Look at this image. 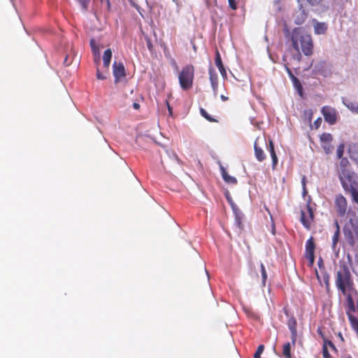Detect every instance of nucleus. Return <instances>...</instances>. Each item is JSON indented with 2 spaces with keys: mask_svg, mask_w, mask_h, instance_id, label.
<instances>
[{
  "mask_svg": "<svg viewBox=\"0 0 358 358\" xmlns=\"http://www.w3.org/2000/svg\"><path fill=\"white\" fill-rule=\"evenodd\" d=\"M292 45L295 50H301L302 52L309 56L313 53V43L310 35L307 34L301 28H296L291 35Z\"/></svg>",
  "mask_w": 358,
  "mask_h": 358,
  "instance_id": "1",
  "label": "nucleus"
},
{
  "mask_svg": "<svg viewBox=\"0 0 358 358\" xmlns=\"http://www.w3.org/2000/svg\"><path fill=\"white\" fill-rule=\"evenodd\" d=\"M338 178L344 190L358 188V176L352 171H338Z\"/></svg>",
  "mask_w": 358,
  "mask_h": 358,
  "instance_id": "2",
  "label": "nucleus"
},
{
  "mask_svg": "<svg viewBox=\"0 0 358 358\" xmlns=\"http://www.w3.org/2000/svg\"><path fill=\"white\" fill-rule=\"evenodd\" d=\"M194 78V68L192 65H187L182 67L178 75L180 87L183 90H188L193 86Z\"/></svg>",
  "mask_w": 358,
  "mask_h": 358,
  "instance_id": "3",
  "label": "nucleus"
},
{
  "mask_svg": "<svg viewBox=\"0 0 358 358\" xmlns=\"http://www.w3.org/2000/svg\"><path fill=\"white\" fill-rule=\"evenodd\" d=\"M351 275L346 266H343L336 273V285L343 294H346L347 288L352 286Z\"/></svg>",
  "mask_w": 358,
  "mask_h": 358,
  "instance_id": "4",
  "label": "nucleus"
},
{
  "mask_svg": "<svg viewBox=\"0 0 358 358\" xmlns=\"http://www.w3.org/2000/svg\"><path fill=\"white\" fill-rule=\"evenodd\" d=\"M322 113L326 122L329 124H334L337 120L338 113L334 108L324 106L322 108Z\"/></svg>",
  "mask_w": 358,
  "mask_h": 358,
  "instance_id": "5",
  "label": "nucleus"
},
{
  "mask_svg": "<svg viewBox=\"0 0 358 358\" xmlns=\"http://www.w3.org/2000/svg\"><path fill=\"white\" fill-rule=\"evenodd\" d=\"M225 198L227 199L228 203L230 204L231 208L233 210V213L235 216V220L236 223L240 225L242 218H243V214L240 209L238 208V206L236 205L234 201L232 200V198L229 194V192L225 190Z\"/></svg>",
  "mask_w": 358,
  "mask_h": 358,
  "instance_id": "6",
  "label": "nucleus"
},
{
  "mask_svg": "<svg viewBox=\"0 0 358 358\" xmlns=\"http://www.w3.org/2000/svg\"><path fill=\"white\" fill-rule=\"evenodd\" d=\"M113 72L115 83H118L121 78L126 76L125 68L122 62H115L113 65Z\"/></svg>",
  "mask_w": 358,
  "mask_h": 358,
  "instance_id": "7",
  "label": "nucleus"
},
{
  "mask_svg": "<svg viewBox=\"0 0 358 358\" xmlns=\"http://www.w3.org/2000/svg\"><path fill=\"white\" fill-rule=\"evenodd\" d=\"M335 205L338 214L340 216H343L347 210V201L345 198L341 194L337 195L335 199Z\"/></svg>",
  "mask_w": 358,
  "mask_h": 358,
  "instance_id": "8",
  "label": "nucleus"
},
{
  "mask_svg": "<svg viewBox=\"0 0 358 358\" xmlns=\"http://www.w3.org/2000/svg\"><path fill=\"white\" fill-rule=\"evenodd\" d=\"M287 326L291 331L292 343L294 345L297 336L296 321L294 317H292L288 320Z\"/></svg>",
  "mask_w": 358,
  "mask_h": 358,
  "instance_id": "9",
  "label": "nucleus"
},
{
  "mask_svg": "<svg viewBox=\"0 0 358 358\" xmlns=\"http://www.w3.org/2000/svg\"><path fill=\"white\" fill-rule=\"evenodd\" d=\"M314 250L315 244L313 238H310L308 240L306 244V257L310 261L312 264L314 262Z\"/></svg>",
  "mask_w": 358,
  "mask_h": 358,
  "instance_id": "10",
  "label": "nucleus"
},
{
  "mask_svg": "<svg viewBox=\"0 0 358 358\" xmlns=\"http://www.w3.org/2000/svg\"><path fill=\"white\" fill-rule=\"evenodd\" d=\"M314 31L315 34H324L327 30V24L325 22H319L314 20L313 21Z\"/></svg>",
  "mask_w": 358,
  "mask_h": 358,
  "instance_id": "11",
  "label": "nucleus"
},
{
  "mask_svg": "<svg viewBox=\"0 0 358 358\" xmlns=\"http://www.w3.org/2000/svg\"><path fill=\"white\" fill-rule=\"evenodd\" d=\"M307 210H308V217H306L305 213L303 211H301V222H302L303 224L304 225V227H306V228H308L310 221L313 218V213L308 204H307Z\"/></svg>",
  "mask_w": 358,
  "mask_h": 358,
  "instance_id": "12",
  "label": "nucleus"
},
{
  "mask_svg": "<svg viewBox=\"0 0 358 358\" xmlns=\"http://www.w3.org/2000/svg\"><path fill=\"white\" fill-rule=\"evenodd\" d=\"M311 6L319 7L321 11H325L329 8V3L323 0H306Z\"/></svg>",
  "mask_w": 358,
  "mask_h": 358,
  "instance_id": "13",
  "label": "nucleus"
},
{
  "mask_svg": "<svg viewBox=\"0 0 358 358\" xmlns=\"http://www.w3.org/2000/svg\"><path fill=\"white\" fill-rule=\"evenodd\" d=\"M210 80L213 91L216 92L218 87V76L216 71L210 67L209 69Z\"/></svg>",
  "mask_w": 358,
  "mask_h": 358,
  "instance_id": "14",
  "label": "nucleus"
},
{
  "mask_svg": "<svg viewBox=\"0 0 358 358\" xmlns=\"http://www.w3.org/2000/svg\"><path fill=\"white\" fill-rule=\"evenodd\" d=\"M294 17L296 24H301L306 20L307 15L304 10L300 8L297 11L295 12Z\"/></svg>",
  "mask_w": 358,
  "mask_h": 358,
  "instance_id": "15",
  "label": "nucleus"
},
{
  "mask_svg": "<svg viewBox=\"0 0 358 358\" xmlns=\"http://www.w3.org/2000/svg\"><path fill=\"white\" fill-rule=\"evenodd\" d=\"M285 68H286L287 72L288 73L289 77L292 79V81L293 83L294 87L297 90L299 94L301 96L302 95V86H301L300 81L299 80V79L297 78H296L292 74V71H290V69L288 67L286 66Z\"/></svg>",
  "mask_w": 358,
  "mask_h": 358,
  "instance_id": "16",
  "label": "nucleus"
},
{
  "mask_svg": "<svg viewBox=\"0 0 358 358\" xmlns=\"http://www.w3.org/2000/svg\"><path fill=\"white\" fill-rule=\"evenodd\" d=\"M343 103L353 113L358 114V103L350 101L345 98L342 99Z\"/></svg>",
  "mask_w": 358,
  "mask_h": 358,
  "instance_id": "17",
  "label": "nucleus"
},
{
  "mask_svg": "<svg viewBox=\"0 0 358 358\" xmlns=\"http://www.w3.org/2000/svg\"><path fill=\"white\" fill-rule=\"evenodd\" d=\"M112 57V51L110 49H107L104 51L103 55V67L106 69V73H108V69H109L110 60Z\"/></svg>",
  "mask_w": 358,
  "mask_h": 358,
  "instance_id": "18",
  "label": "nucleus"
},
{
  "mask_svg": "<svg viewBox=\"0 0 358 358\" xmlns=\"http://www.w3.org/2000/svg\"><path fill=\"white\" fill-rule=\"evenodd\" d=\"M258 141H259V139L257 138L255 142V145H254L255 153V157H256L257 159L259 162H262L265 159V154H264V151L262 150V148H260L257 146Z\"/></svg>",
  "mask_w": 358,
  "mask_h": 358,
  "instance_id": "19",
  "label": "nucleus"
},
{
  "mask_svg": "<svg viewBox=\"0 0 358 358\" xmlns=\"http://www.w3.org/2000/svg\"><path fill=\"white\" fill-rule=\"evenodd\" d=\"M268 150H269L271 158H272L273 167L274 168L275 166L278 163V158H277V156H276L275 150H274V145H273L272 141H269Z\"/></svg>",
  "mask_w": 358,
  "mask_h": 358,
  "instance_id": "20",
  "label": "nucleus"
},
{
  "mask_svg": "<svg viewBox=\"0 0 358 358\" xmlns=\"http://www.w3.org/2000/svg\"><path fill=\"white\" fill-rule=\"evenodd\" d=\"M215 64L218 67L220 73L224 76V66L222 64L221 55L217 50H216Z\"/></svg>",
  "mask_w": 358,
  "mask_h": 358,
  "instance_id": "21",
  "label": "nucleus"
},
{
  "mask_svg": "<svg viewBox=\"0 0 358 358\" xmlns=\"http://www.w3.org/2000/svg\"><path fill=\"white\" fill-rule=\"evenodd\" d=\"M339 235H340V229H338L337 230L335 231L334 236L332 237L331 248H332V250L336 253L338 252V250H336V246H337V243L338 241Z\"/></svg>",
  "mask_w": 358,
  "mask_h": 358,
  "instance_id": "22",
  "label": "nucleus"
},
{
  "mask_svg": "<svg viewBox=\"0 0 358 358\" xmlns=\"http://www.w3.org/2000/svg\"><path fill=\"white\" fill-rule=\"evenodd\" d=\"M282 356L283 358H292L290 343H287L283 345Z\"/></svg>",
  "mask_w": 358,
  "mask_h": 358,
  "instance_id": "23",
  "label": "nucleus"
},
{
  "mask_svg": "<svg viewBox=\"0 0 358 358\" xmlns=\"http://www.w3.org/2000/svg\"><path fill=\"white\" fill-rule=\"evenodd\" d=\"M349 153L351 159L358 161V151L356 150L355 146H350L349 148Z\"/></svg>",
  "mask_w": 358,
  "mask_h": 358,
  "instance_id": "24",
  "label": "nucleus"
},
{
  "mask_svg": "<svg viewBox=\"0 0 358 358\" xmlns=\"http://www.w3.org/2000/svg\"><path fill=\"white\" fill-rule=\"evenodd\" d=\"M227 340L229 341V346L231 347V351L233 353H234V355L238 357V353L237 352V350L236 348L234 347V345H233V339H232V337H231V334L229 332V335L227 336V337L226 338Z\"/></svg>",
  "mask_w": 358,
  "mask_h": 358,
  "instance_id": "25",
  "label": "nucleus"
},
{
  "mask_svg": "<svg viewBox=\"0 0 358 358\" xmlns=\"http://www.w3.org/2000/svg\"><path fill=\"white\" fill-rule=\"evenodd\" d=\"M320 140L322 144L329 143L332 141V136L330 134L324 133L321 136Z\"/></svg>",
  "mask_w": 358,
  "mask_h": 358,
  "instance_id": "26",
  "label": "nucleus"
},
{
  "mask_svg": "<svg viewBox=\"0 0 358 358\" xmlns=\"http://www.w3.org/2000/svg\"><path fill=\"white\" fill-rule=\"evenodd\" d=\"M200 113L201 115L206 118L209 122H217V120L213 118L210 115H208V113L206 112V110L203 108H200Z\"/></svg>",
  "mask_w": 358,
  "mask_h": 358,
  "instance_id": "27",
  "label": "nucleus"
},
{
  "mask_svg": "<svg viewBox=\"0 0 358 358\" xmlns=\"http://www.w3.org/2000/svg\"><path fill=\"white\" fill-rule=\"evenodd\" d=\"M348 164V160L346 158H341V160L340 162L339 168L338 169V171H342L343 169H345V171H350L347 167Z\"/></svg>",
  "mask_w": 358,
  "mask_h": 358,
  "instance_id": "28",
  "label": "nucleus"
},
{
  "mask_svg": "<svg viewBox=\"0 0 358 358\" xmlns=\"http://www.w3.org/2000/svg\"><path fill=\"white\" fill-rule=\"evenodd\" d=\"M225 183L236 185L237 183V180L236 178L229 176L225 172Z\"/></svg>",
  "mask_w": 358,
  "mask_h": 358,
  "instance_id": "29",
  "label": "nucleus"
},
{
  "mask_svg": "<svg viewBox=\"0 0 358 358\" xmlns=\"http://www.w3.org/2000/svg\"><path fill=\"white\" fill-rule=\"evenodd\" d=\"M260 268H261V275H262V284H263V285H265V282L267 279L266 271L265 267L263 264H260Z\"/></svg>",
  "mask_w": 358,
  "mask_h": 358,
  "instance_id": "30",
  "label": "nucleus"
},
{
  "mask_svg": "<svg viewBox=\"0 0 358 358\" xmlns=\"http://www.w3.org/2000/svg\"><path fill=\"white\" fill-rule=\"evenodd\" d=\"M357 189L358 188H355L353 189H350L348 191V192H350L353 201L357 203H358V190H357Z\"/></svg>",
  "mask_w": 358,
  "mask_h": 358,
  "instance_id": "31",
  "label": "nucleus"
},
{
  "mask_svg": "<svg viewBox=\"0 0 358 358\" xmlns=\"http://www.w3.org/2000/svg\"><path fill=\"white\" fill-rule=\"evenodd\" d=\"M108 73H109L108 72L106 73V71L104 73H101L100 71V70L99 69V68L96 69V76L97 79H99V80H105V79H106L107 75Z\"/></svg>",
  "mask_w": 358,
  "mask_h": 358,
  "instance_id": "32",
  "label": "nucleus"
},
{
  "mask_svg": "<svg viewBox=\"0 0 358 358\" xmlns=\"http://www.w3.org/2000/svg\"><path fill=\"white\" fill-rule=\"evenodd\" d=\"M343 152H344V144L341 143L338 145V147L337 148L336 154H337L338 158L341 159L343 155Z\"/></svg>",
  "mask_w": 358,
  "mask_h": 358,
  "instance_id": "33",
  "label": "nucleus"
},
{
  "mask_svg": "<svg viewBox=\"0 0 358 358\" xmlns=\"http://www.w3.org/2000/svg\"><path fill=\"white\" fill-rule=\"evenodd\" d=\"M264 347L263 345H260L258 346L256 352L254 355V358H261V355L264 351Z\"/></svg>",
  "mask_w": 358,
  "mask_h": 358,
  "instance_id": "34",
  "label": "nucleus"
},
{
  "mask_svg": "<svg viewBox=\"0 0 358 358\" xmlns=\"http://www.w3.org/2000/svg\"><path fill=\"white\" fill-rule=\"evenodd\" d=\"M322 148L327 154L331 152L334 149V148L331 145L330 143L322 144Z\"/></svg>",
  "mask_w": 358,
  "mask_h": 358,
  "instance_id": "35",
  "label": "nucleus"
},
{
  "mask_svg": "<svg viewBox=\"0 0 358 358\" xmlns=\"http://www.w3.org/2000/svg\"><path fill=\"white\" fill-rule=\"evenodd\" d=\"M85 10H87L90 0H78Z\"/></svg>",
  "mask_w": 358,
  "mask_h": 358,
  "instance_id": "36",
  "label": "nucleus"
},
{
  "mask_svg": "<svg viewBox=\"0 0 358 358\" xmlns=\"http://www.w3.org/2000/svg\"><path fill=\"white\" fill-rule=\"evenodd\" d=\"M313 112L311 110H307L304 111V116L310 122L312 120Z\"/></svg>",
  "mask_w": 358,
  "mask_h": 358,
  "instance_id": "37",
  "label": "nucleus"
},
{
  "mask_svg": "<svg viewBox=\"0 0 358 358\" xmlns=\"http://www.w3.org/2000/svg\"><path fill=\"white\" fill-rule=\"evenodd\" d=\"M293 59L299 62L301 59V53L300 50H296V53H294L292 56Z\"/></svg>",
  "mask_w": 358,
  "mask_h": 358,
  "instance_id": "38",
  "label": "nucleus"
},
{
  "mask_svg": "<svg viewBox=\"0 0 358 358\" xmlns=\"http://www.w3.org/2000/svg\"><path fill=\"white\" fill-rule=\"evenodd\" d=\"M302 186H303V196H305L307 193H308V191L306 189V179H305V177L303 178L302 179Z\"/></svg>",
  "mask_w": 358,
  "mask_h": 358,
  "instance_id": "39",
  "label": "nucleus"
},
{
  "mask_svg": "<svg viewBox=\"0 0 358 358\" xmlns=\"http://www.w3.org/2000/svg\"><path fill=\"white\" fill-rule=\"evenodd\" d=\"M229 6L233 9H236V1L235 0H228Z\"/></svg>",
  "mask_w": 358,
  "mask_h": 358,
  "instance_id": "40",
  "label": "nucleus"
},
{
  "mask_svg": "<svg viewBox=\"0 0 358 358\" xmlns=\"http://www.w3.org/2000/svg\"><path fill=\"white\" fill-rule=\"evenodd\" d=\"M323 356L324 358H329V353L326 348V345L323 348Z\"/></svg>",
  "mask_w": 358,
  "mask_h": 358,
  "instance_id": "41",
  "label": "nucleus"
},
{
  "mask_svg": "<svg viewBox=\"0 0 358 358\" xmlns=\"http://www.w3.org/2000/svg\"><path fill=\"white\" fill-rule=\"evenodd\" d=\"M322 123V118L321 117H318L315 122H314V125L315 126V128H318L320 124Z\"/></svg>",
  "mask_w": 358,
  "mask_h": 358,
  "instance_id": "42",
  "label": "nucleus"
},
{
  "mask_svg": "<svg viewBox=\"0 0 358 358\" xmlns=\"http://www.w3.org/2000/svg\"><path fill=\"white\" fill-rule=\"evenodd\" d=\"M147 47L150 51H152L153 49V45L152 44L150 39H147Z\"/></svg>",
  "mask_w": 358,
  "mask_h": 358,
  "instance_id": "43",
  "label": "nucleus"
},
{
  "mask_svg": "<svg viewBox=\"0 0 358 358\" xmlns=\"http://www.w3.org/2000/svg\"><path fill=\"white\" fill-rule=\"evenodd\" d=\"M329 275H325L324 276V282H325V284H326V286H327V287H328V286H329Z\"/></svg>",
  "mask_w": 358,
  "mask_h": 358,
  "instance_id": "44",
  "label": "nucleus"
},
{
  "mask_svg": "<svg viewBox=\"0 0 358 358\" xmlns=\"http://www.w3.org/2000/svg\"><path fill=\"white\" fill-rule=\"evenodd\" d=\"M71 62L69 61V57L68 56H66L64 60V64L66 65V66H69L71 64Z\"/></svg>",
  "mask_w": 358,
  "mask_h": 358,
  "instance_id": "45",
  "label": "nucleus"
},
{
  "mask_svg": "<svg viewBox=\"0 0 358 358\" xmlns=\"http://www.w3.org/2000/svg\"><path fill=\"white\" fill-rule=\"evenodd\" d=\"M133 107H134V109L138 110L140 108V104L138 103H133Z\"/></svg>",
  "mask_w": 358,
  "mask_h": 358,
  "instance_id": "46",
  "label": "nucleus"
},
{
  "mask_svg": "<svg viewBox=\"0 0 358 358\" xmlns=\"http://www.w3.org/2000/svg\"><path fill=\"white\" fill-rule=\"evenodd\" d=\"M166 105H167V107H168V110H169V114L171 115L172 114V108L170 106L169 102L166 101Z\"/></svg>",
  "mask_w": 358,
  "mask_h": 358,
  "instance_id": "47",
  "label": "nucleus"
},
{
  "mask_svg": "<svg viewBox=\"0 0 358 358\" xmlns=\"http://www.w3.org/2000/svg\"><path fill=\"white\" fill-rule=\"evenodd\" d=\"M220 169L221 174H222V177L224 178V166L222 165L221 163H220Z\"/></svg>",
  "mask_w": 358,
  "mask_h": 358,
  "instance_id": "48",
  "label": "nucleus"
},
{
  "mask_svg": "<svg viewBox=\"0 0 358 358\" xmlns=\"http://www.w3.org/2000/svg\"><path fill=\"white\" fill-rule=\"evenodd\" d=\"M334 224H335V227H336V230H337L338 229H340V228H339V225H338V222H337V221H335Z\"/></svg>",
  "mask_w": 358,
  "mask_h": 358,
  "instance_id": "49",
  "label": "nucleus"
},
{
  "mask_svg": "<svg viewBox=\"0 0 358 358\" xmlns=\"http://www.w3.org/2000/svg\"><path fill=\"white\" fill-rule=\"evenodd\" d=\"M328 343H329V345L330 347H331L332 348L335 349V347H334V344L331 342H329Z\"/></svg>",
  "mask_w": 358,
  "mask_h": 358,
  "instance_id": "50",
  "label": "nucleus"
},
{
  "mask_svg": "<svg viewBox=\"0 0 358 358\" xmlns=\"http://www.w3.org/2000/svg\"><path fill=\"white\" fill-rule=\"evenodd\" d=\"M221 99H222V100H224V95H222V94L221 95Z\"/></svg>",
  "mask_w": 358,
  "mask_h": 358,
  "instance_id": "51",
  "label": "nucleus"
},
{
  "mask_svg": "<svg viewBox=\"0 0 358 358\" xmlns=\"http://www.w3.org/2000/svg\"><path fill=\"white\" fill-rule=\"evenodd\" d=\"M279 1H280V0H275V3H278L279 2Z\"/></svg>",
  "mask_w": 358,
  "mask_h": 358,
  "instance_id": "52",
  "label": "nucleus"
},
{
  "mask_svg": "<svg viewBox=\"0 0 358 358\" xmlns=\"http://www.w3.org/2000/svg\"><path fill=\"white\" fill-rule=\"evenodd\" d=\"M11 1H13L14 0H10Z\"/></svg>",
  "mask_w": 358,
  "mask_h": 358,
  "instance_id": "53",
  "label": "nucleus"
},
{
  "mask_svg": "<svg viewBox=\"0 0 358 358\" xmlns=\"http://www.w3.org/2000/svg\"><path fill=\"white\" fill-rule=\"evenodd\" d=\"M348 358H352V357H348Z\"/></svg>",
  "mask_w": 358,
  "mask_h": 358,
  "instance_id": "54",
  "label": "nucleus"
}]
</instances>
